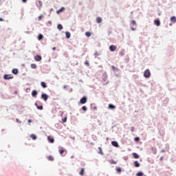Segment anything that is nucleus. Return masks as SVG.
Here are the masks:
<instances>
[{"label":"nucleus","mask_w":176,"mask_h":176,"mask_svg":"<svg viewBox=\"0 0 176 176\" xmlns=\"http://www.w3.org/2000/svg\"><path fill=\"white\" fill-rule=\"evenodd\" d=\"M109 108H111V104H109Z\"/></svg>","instance_id":"8fccbe9b"},{"label":"nucleus","mask_w":176,"mask_h":176,"mask_svg":"<svg viewBox=\"0 0 176 176\" xmlns=\"http://www.w3.org/2000/svg\"><path fill=\"white\" fill-rule=\"evenodd\" d=\"M144 176H146V175H144Z\"/></svg>","instance_id":"5fc2aeb1"},{"label":"nucleus","mask_w":176,"mask_h":176,"mask_svg":"<svg viewBox=\"0 0 176 176\" xmlns=\"http://www.w3.org/2000/svg\"><path fill=\"white\" fill-rule=\"evenodd\" d=\"M59 152L60 155H63V153H64V150H60Z\"/></svg>","instance_id":"58836bf2"},{"label":"nucleus","mask_w":176,"mask_h":176,"mask_svg":"<svg viewBox=\"0 0 176 176\" xmlns=\"http://www.w3.org/2000/svg\"><path fill=\"white\" fill-rule=\"evenodd\" d=\"M134 159H138L140 157V155H138V154H137L136 153H132Z\"/></svg>","instance_id":"2eb2a0df"},{"label":"nucleus","mask_w":176,"mask_h":176,"mask_svg":"<svg viewBox=\"0 0 176 176\" xmlns=\"http://www.w3.org/2000/svg\"><path fill=\"white\" fill-rule=\"evenodd\" d=\"M38 3H39L40 6H42V5H43L42 1H39Z\"/></svg>","instance_id":"37998d69"},{"label":"nucleus","mask_w":176,"mask_h":176,"mask_svg":"<svg viewBox=\"0 0 176 176\" xmlns=\"http://www.w3.org/2000/svg\"><path fill=\"white\" fill-rule=\"evenodd\" d=\"M35 61H41L42 60V56L41 55H36L34 56Z\"/></svg>","instance_id":"39448f33"},{"label":"nucleus","mask_w":176,"mask_h":176,"mask_svg":"<svg viewBox=\"0 0 176 176\" xmlns=\"http://www.w3.org/2000/svg\"><path fill=\"white\" fill-rule=\"evenodd\" d=\"M16 122H17V123H21V121L20 120H19V118H16Z\"/></svg>","instance_id":"ea45409f"},{"label":"nucleus","mask_w":176,"mask_h":176,"mask_svg":"<svg viewBox=\"0 0 176 176\" xmlns=\"http://www.w3.org/2000/svg\"><path fill=\"white\" fill-rule=\"evenodd\" d=\"M32 97H36V96H38V91H36V90H33L32 92Z\"/></svg>","instance_id":"6e6552de"},{"label":"nucleus","mask_w":176,"mask_h":176,"mask_svg":"<svg viewBox=\"0 0 176 176\" xmlns=\"http://www.w3.org/2000/svg\"><path fill=\"white\" fill-rule=\"evenodd\" d=\"M160 160H163V158H162V157H161V158H160Z\"/></svg>","instance_id":"3c124183"},{"label":"nucleus","mask_w":176,"mask_h":176,"mask_svg":"<svg viewBox=\"0 0 176 176\" xmlns=\"http://www.w3.org/2000/svg\"><path fill=\"white\" fill-rule=\"evenodd\" d=\"M144 175V173L142 172H139L137 173V176H142Z\"/></svg>","instance_id":"2f4dec72"},{"label":"nucleus","mask_w":176,"mask_h":176,"mask_svg":"<svg viewBox=\"0 0 176 176\" xmlns=\"http://www.w3.org/2000/svg\"><path fill=\"white\" fill-rule=\"evenodd\" d=\"M134 166H135V167H140V162H138V161H135Z\"/></svg>","instance_id":"6ab92c4d"},{"label":"nucleus","mask_w":176,"mask_h":176,"mask_svg":"<svg viewBox=\"0 0 176 176\" xmlns=\"http://www.w3.org/2000/svg\"><path fill=\"white\" fill-rule=\"evenodd\" d=\"M86 102H87V98H86V96H84L80 99V104H86Z\"/></svg>","instance_id":"7ed1b4c3"},{"label":"nucleus","mask_w":176,"mask_h":176,"mask_svg":"<svg viewBox=\"0 0 176 176\" xmlns=\"http://www.w3.org/2000/svg\"><path fill=\"white\" fill-rule=\"evenodd\" d=\"M57 28L58 30H63V25L58 24L57 26Z\"/></svg>","instance_id":"c85d7f7f"},{"label":"nucleus","mask_w":176,"mask_h":176,"mask_svg":"<svg viewBox=\"0 0 176 176\" xmlns=\"http://www.w3.org/2000/svg\"><path fill=\"white\" fill-rule=\"evenodd\" d=\"M63 123H65V122H67V117H65V118H63Z\"/></svg>","instance_id":"e433bc0d"},{"label":"nucleus","mask_w":176,"mask_h":176,"mask_svg":"<svg viewBox=\"0 0 176 176\" xmlns=\"http://www.w3.org/2000/svg\"><path fill=\"white\" fill-rule=\"evenodd\" d=\"M41 98L44 100V101H47V100L49 99V96H47V94H43L41 95Z\"/></svg>","instance_id":"20e7f679"},{"label":"nucleus","mask_w":176,"mask_h":176,"mask_svg":"<svg viewBox=\"0 0 176 176\" xmlns=\"http://www.w3.org/2000/svg\"><path fill=\"white\" fill-rule=\"evenodd\" d=\"M144 78H150L151 77V71L149 69H146L144 72Z\"/></svg>","instance_id":"f257e3e1"},{"label":"nucleus","mask_w":176,"mask_h":176,"mask_svg":"<svg viewBox=\"0 0 176 176\" xmlns=\"http://www.w3.org/2000/svg\"><path fill=\"white\" fill-rule=\"evenodd\" d=\"M65 10V8L64 7H62L60 10H58L56 13H61V12H64Z\"/></svg>","instance_id":"dca6fc26"},{"label":"nucleus","mask_w":176,"mask_h":176,"mask_svg":"<svg viewBox=\"0 0 176 176\" xmlns=\"http://www.w3.org/2000/svg\"><path fill=\"white\" fill-rule=\"evenodd\" d=\"M131 29L132 30V31H135V28H131Z\"/></svg>","instance_id":"c03bdc74"},{"label":"nucleus","mask_w":176,"mask_h":176,"mask_svg":"<svg viewBox=\"0 0 176 176\" xmlns=\"http://www.w3.org/2000/svg\"><path fill=\"white\" fill-rule=\"evenodd\" d=\"M12 72V74H14V75H17V74H19V69H13Z\"/></svg>","instance_id":"9b49d317"},{"label":"nucleus","mask_w":176,"mask_h":176,"mask_svg":"<svg viewBox=\"0 0 176 176\" xmlns=\"http://www.w3.org/2000/svg\"><path fill=\"white\" fill-rule=\"evenodd\" d=\"M154 24H155V25H157V27H159L160 25V21L157 20V19H155L154 21Z\"/></svg>","instance_id":"0eeeda50"},{"label":"nucleus","mask_w":176,"mask_h":176,"mask_svg":"<svg viewBox=\"0 0 176 176\" xmlns=\"http://www.w3.org/2000/svg\"><path fill=\"white\" fill-rule=\"evenodd\" d=\"M82 111H87V107L86 106H83L82 107Z\"/></svg>","instance_id":"72a5a7b5"},{"label":"nucleus","mask_w":176,"mask_h":176,"mask_svg":"<svg viewBox=\"0 0 176 176\" xmlns=\"http://www.w3.org/2000/svg\"><path fill=\"white\" fill-rule=\"evenodd\" d=\"M65 35H66V38H67V39H69V38H71V33L69 32H66Z\"/></svg>","instance_id":"ddd939ff"},{"label":"nucleus","mask_w":176,"mask_h":176,"mask_svg":"<svg viewBox=\"0 0 176 176\" xmlns=\"http://www.w3.org/2000/svg\"><path fill=\"white\" fill-rule=\"evenodd\" d=\"M66 87H67V86H65V87H64V89H65Z\"/></svg>","instance_id":"603ef678"},{"label":"nucleus","mask_w":176,"mask_h":176,"mask_svg":"<svg viewBox=\"0 0 176 176\" xmlns=\"http://www.w3.org/2000/svg\"><path fill=\"white\" fill-rule=\"evenodd\" d=\"M102 21V17H98L97 19H96V22L98 23H101Z\"/></svg>","instance_id":"f3484780"},{"label":"nucleus","mask_w":176,"mask_h":176,"mask_svg":"<svg viewBox=\"0 0 176 176\" xmlns=\"http://www.w3.org/2000/svg\"><path fill=\"white\" fill-rule=\"evenodd\" d=\"M98 153H100V155H104V153H102V148H101V147H98Z\"/></svg>","instance_id":"bb28decb"},{"label":"nucleus","mask_w":176,"mask_h":176,"mask_svg":"<svg viewBox=\"0 0 176 176\" xmlns=\"http://www.w3.org/2000/svg\"><path fill=\"white\" fill-rule=\"evenodd\" d=\"M85 35L89 38V36H91V33L90 32H85Z\"/></svg>","instance_id":"cd10ccee"},{"label":"nucleus","mask_w":176,"mask_h":176,"mask_svg":"<svg viewBox=\"0 0 176 176\" xmlns=\"http://www.w3.org/2000/svg\"><path fill=\"white\" fill-rule=\"evenodd\" d=\"M116 49H117L116 46L111 45V52H115Z\"/></svg>","instance_id":"aec40b11"},{"label":"nucleus","mask_w":176,"mask_h":176,"mask_svg":"<svg viewBox=\"0 0 176 176\" xmlns=\"http://www.w3.org/2000/svg\"><path fill=\"white\" fill-rule=\"evenodd\" d=\"M30 67L32 69H36V64L35 63H32Z\"/></svg>","instance_id":"412c9836"},{"label":"nucleus","mask_w":176,"mask_h":176,"mask_svg":"<svg viewBox=\"0 0 176 176\" xmlns=\"http://www.w3.org/2000/svg\"><path fill=\"white\" fill-rule=\"evenodd\" d=\"M170 21H171L172 23H176V18H175V16H172V17L170 18Z\"/></svg>","instance_id":"4be33fe9"},{"label":"nucleus","mask_w":176,"mask_h":176,"mask_svg":"<svg viewBox=\"0 0 176 176\" xmlns=\"http://www.w3.org/2000/svg\"><path fill=\"white\" fill-rule=\"evenodd\" d=\"M41 85L42 87H43V89H46V87H47V85H46V82H41Z\"/></svg>","instance_id":"f8f14e48"},{"label":"nucleus","mask_w":176,"mask_h":176,"mask_svg":"<svg viewBox=\"0 0 176 176\" xmlns=\"http://www.w3.org/2000/svg\"><path fill=\"white\" fill-rule=\"evenodd\" d=\"M31 122H32V120H28V122H29V123H31Z\"/></svg>","instance_id":"de8ad7c7"},{"label":"nucleus","mask_w":176,"mask_h":176,"mask_svg":"<svg viewBox=\"0 0 176 176\" xmlns=\"http://www.w3.org/2000/svg\"><path fill=\"white\" fill-rule=\"evenodd\" d=\"M109 49H111V46H109Z\"/></svg>","instance_id":"864d4df0"},{"label":"nucleus","mask_w":176,"mask_h":176,"mask_svg":"<svg viewBox=\"0 0 176 176\" xmlns=\"http://www.w3.org/2000/svg\"><path fill=\"white\" fill-rule=\"evenodd\" d=\"M80 175L83 176L85 175V168H81V170L80 171Z\"/></svg>","instance_id":"a211bd4d"},{"label":"nucleus","mask_w":176,"mask_h":176,"mask_svg":"<svg viewBox=\"0 0 176 176\" xmlns=\"http://www.w3.org/2000/svg\"><path fill=\"white\" fill-rule=\"evenodd\" d=\"M30 138H32V140H36V135H35L34 134H32L30 135Z\"/></svg>","instance_id":"5701e85b"},{"label":"nucleus","mask_w":176,"mask_h":176,"mask_svg":"<svg viewBox=\"0 0 176 176\" xmlns=\"http://www.w3.org/2000/svg\"><path fill=\"white\" fill-rule=\"evenodd\" d=\"M131 25H135V27H137V22H135L134 20L131 21Z\"/></svg>","instance_id":"a878e982"},{"label":"nucleus","mask_w":176,"mask_h":176,"mask_svg":"<svg viewBox=\"0 0 176 176\" xmlns=\"http://www.w3.org/2000/svg\"><path fill=\"white\" fill-rule=\"evenodd\" d=\"M52 50H56V47H54L52 48Z\"/></svg>","instance_id":"09e8293b"},{"label":"nucleus","mask_w":176,"mask_h":176,"mask_svg":"<svg viewBox=\"0 0 176 176\" xmlns=\"http://www.w3.org/2000/svg\"><path fill=\"white\" fill-rule=\"evenodd\" d=\"M43 17V15H40L38 17V19L39 21L42 20V18Z\"/></svg>","instance_id":"c9c22d12"},{"label":"nucleus","mask_w":176,"mask_h":176,"mask_svg":"<svg viewBox=\"0 0 176 176\" xmlns=\"http://www.w3.org/2000/svg\"><path fill=\"white\" fill-rule=\"evenodd\" d=\"M111 68L113 71H114V72H119V69L118 67H116L115 66H112Z\"/></svg>","instance_id":"4468645a"},{"label":"nucleus","mask_w":176,"mask_h":176,"mask_svg":"<svg viewBox=\"0 0 176 176\" xmlns=\"http://www.w3.org/2000/svg\"><path fill=\"white\" fill-rule=\"evenodd\" d=\"M43 39V34H39L38 36V41H42Z\"/></svg>","instance_id":"b1692460"},{"label":"nucleus","mask_w":176,"mask_h":176,"mask_svg":"<svg viewBox=\"0 0 176 176\" xmlns=\"http://www.w3.org/2000/svg\"><path fill=\"white\" fill-rule=\"evenodd\" d=\"M111 164H116V161L111 160Z\"/></svg>","instance_id":"4c0bfd02"},{"label":"nucleus","mask_w":176,"mask_h":176,"mask_svg":"<svg viewBox=\"0 0 176 176\" xmlns=\"http://www.w3.org/2000/svg\"><path fill=\"white\" fill-rule=\"evenodd\" d=\"M48 160H50V162H53L54 160V158L53 157V156L52 155H50L48 157H47Z\"/></svg>","instance_id":"393cba45"},{"label":"nucleus","mask_w":176,"mask_h":176,"mask_svg":"<svg viewBox=\"0 0 176 176\" xmlns=\"http://www.w3.org/2000/svg\"><path fill=\"white\" fill-rule=\"evenodd\" d=\"M98 56H100V53L98 52H96L94 54V56L95 57H98Z\"/></svg>","instance_id":"7c9ffc66"},{"label":"nucleus","mask_w":176,"mask_h":176,"mask_svg":"<svg viewBox=\"0 0 176 176\" xmlns=\"http://www.w3.org/2000/svg\"><path fill=\"white\" fill-rule=\"evenodd\" d=\"M135 141H140V138H135Z\"/></svg>","instance_id":"79ce46f5"},{"label":"nucleus","mask_w":176,"mask_h":176,"mask_svg":"<svg viewBox=\"0 0 176 176\" xmlns=\"http://www.w3.org/2000/svg\"><path fill=\"white\" fill-rule=\"evenodd\" d=\"M0 21H3V19L2 18H0Z\"/></svg>","instance_id":"49530a36"},{"label":"nucleus","mask_w":176,"mask_h":176,"mask_svg":"<svg viewBox=\"0 0 176 176\" xmlns=\"http://www.w3.org/2000/svg\"><path fill=\"white\" fill-rule=\"evenodd\" d=\"M22 2H24V3H25V2H27V0H22Z\"/></svg>","instance_id":"a18cd8bd"},{"label":"nucleus","mask_w":176,"mask_h":176,"mask_svg":"<svg viewBox=\"0 0 176 176\" xmlns=\"http://www.w3.org/2000/svg\"><path fill=\"white\" fill-rule=\"evenodd\" d=\"M131 131H134V126L131 127Z\"/></svg>","instance_id":"a19ab883"},{"label":"nucleus","mask_w":176,"mask_h":176,"mask_svg":"<svg viewBox=\"0 0 176 176\" xmlns=\"http://www.w3.org/2000/svg\"><path fill=\"white\" fill-rule=\"evenodd\" d=\"M111 144L113 145V146H115L116 148H119V143H118V142L116 141L111 142Z\"/></svg>","instance_id":"423d86ee"},{"label":"nucleus","mask_w":176,"mask_h":176,"mask_svg":"<svg viewBox=\"0 0 176 176\" xmlns=\"http://www.w3.org/2000/svg\"><path fill=\"white\" fill-rule=\"evenodd\" d=\"M3 78L6 80H8L9 79H13V76H12V74H5Z\"/></svg>","instance_id":"f03ea898"},{"label":"nucleus","mask_w":176,"mask_h":176,"mask_svg":"<svg viewBox=\"0 0 176 176\" xmlns=\"http://www.w3.org/2000/svg\"><path fill=\"white\" fill-rule=\"evenodd\" d=\"M85 65H87V67H89V66L90 65V63H89V60H86V61L85 62Z\"/></svg>","instance_id":"473e14b6"},{"label":"nucleus","mask_w":176,"mask_h":176,"mask_svg":"<svg viewBox=\"0 0 176 176\" xmlns=\"http://www.w3.org/2000/svg\"><path fill=\"white\" fill-rule=\"evenodd\" d=\"M116 171L117 173H122V168L120 167H116Z\"/></svg>","instance_id":"c756f323"},{"label":"nucleus","mask_w":176,"mask_h":176,"mask_svg":"<svg viewBox=\"0 0 176 176\" xmlns=\"http://www.w3.org/2000/svg\"><path fill=\"white\" fill-rule=\"evenodd\" d=\"M116 108V107H115V105L111 104V109H115Z\"/></svg>","instance_id":"f704fd0d"},{"label":"nucleus","mask_w":176,"mask_h":176,"mask_svg":"<svg viewBox=\"0 0 176 176\" xmlns=\"http://www.w3.org/2000/svg\"><path fill=\"white\" fill-rule=\"evenodd\" d=\"M47 140L49 142H51V144H53V142H54V139L50 136H48Z\"/></svg>","instance_id":"1a4fd4ad"},{"label":"nucleus","mask_w":176,"mask_h":176,"mask_svg":"<svg viewBox=\"0 0 176 176\" xmlns=\"http://www.w3.org/2000/svg\"><path fill=\"white\" fill-rule=\"evenodd\" d=\"M34 105L36 106L37 109H40V111H42V109H43V106H38V103H35Z\"/></svg>","instance_id":"9d476101"}]
</instances>
